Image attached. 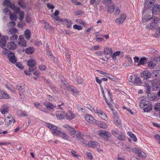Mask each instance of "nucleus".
I'll return each instance as SVG.
<instances>
[{
  "instance_id": "obj_4",
  "label": "nucleus",
  "mask_w": 160,
  "mask_h": 160,
  "mask_svg": "<svg viewBox=\"0 0 160 160\" xmlns=\"http://www.w3.org/2000/svg\"><path fill=\"white\" fill-rule=\"evenodd\" d=\"M80 142L82 143L83 145L92 148H95L97 147L98 146V143L95 141H90L88 142L87 144L86 143L87 141L84 140L83 138H82V139L80 140Z\"/></svg>"
},
{
  "instance_id": "obj_51",
  "label": "nucleus",
  "mask_w": 160,
  "mask_h": 160,
  "mask_svg": "<svg viewBox=\"0 0 160 160\" xmlns=\"http://www.w3.org/2000/svg\"><path fill=\"white\" fill-rule=\"evenodd\" d=\"M66 53H67L66 54V59L67 60L68 62V63H70V59L69 58H70V55L68 53V49L66 50Z\"/></svg>"
},
{
  "instance_id": "obj_26",
  "label": "nucleus",
  "mask_w": 160,
  "mask_h": 160,
  "mask_svg": "<svg viewBox=\"0 0 160 160\" xmlns=\"http://www.w3.org/2000/svg\"><path fill=\"white\" fill-rule=\"evenodd\" d=\"M44 105L49 110H53V108L54 106L51 103L48 102H45Z\"/></svg>"
},
{
  "instance_id": "obj_30",
  "label": "nucleus",
  "mask_w": 160,
  "mask_h": 160,
  "mask_svg": "<svg viewBox=\"0 0 160 160\" xmlns=\"http://www.w3.org/2000/svg\"><path fill=\"white\" fill-rule=\"evenodd\" d=\"M152 76L154 78H160V71L156 70L154 71L152 73Z\"/></svg>"
},
{
  "instance_id": "obj_39",
  "label": "nucleus",
  "mask_w": 160,
  "mask_h": 160,
  "mask_svg": "<svg viewBox=\"0 0 160 160\" xmlns=\"http://www.w3.org/2000/svg\"><path fill=\"white\" fill-rule=\"evenodd\" d=\"M25 52L28 54H31L34 52V49L32 47H30L26 49Z\"/></svg>"
},
{
  "instance_id": "obj_64",
  "label": "nucleus",
  "mask_w": 160,
  "mask_h": 160,
  "mask_svg": "<svg viewBox=\"0 0 160 160\" xmlns=\"http://www.w3.org/2000/svg\"><path fill=\"white\" fill-rule=\"evenodd\" d=\"M154 138L160 144V136L158 134H156L154 136Z\"/></svg>"
},
{
  "instance_id": "obj_10",
  "label": "nucleus",
  "mask_w": 160,
  "mask_h": 160,
  "mask_svg": "<svg viewBox=\"0 0 160 160\" xmlns=\"http://www.w3.org/2000/svg\"><path fill=\"white\" fill-rule=\"evenodd\" d=\"M132 150L133 152L138 153L139 157L143 159L146 157V154L144 152L140 150L139 149L134 148H132Z\"/></svg>"
},
{
  "instance_id": "obj_1",
  "label": "nucleus",
  "mask_w": 160,
  "mask_h": 160,
  "mask_svg": "<svg viewBox=\"0 0 160 160\" xmlns=\"http://www.w3.org/2000/svg\"><path fill=\"white\" fill-rule=\"evenodd\" d=\"M139 99L140 101V108L143 109L144 112H148L152 110V106L151 102L147 101L145 97H142Z\"/></svg>"
},
{
  "instance_id": "obj_2",
  "label": "nucleus",
  "mask_w": 160,
  "mask_h": 160,
  "mask_svg": "<svg viewBox=\"0 0 160 160\" xmlns=\"http://www.w3.org/2000/svg\"><path fill=\"white\" fill-rule=\"evenodd\" d=\"M160 20L159 18L155 16H152L150 19L151 23L150 25L146 26L145 28L147 29H154L159 26L158 23Z\"/></svg>"
},
{
  "instance_id": "obj_40",
  "label": "nucleus",
  "mask_w": 160,
  "mask_h": 160,
  "mask_svg": "<svg viewBox=\"0 0 160 160\" xmlns=\"http://www.w3.org/2000/svg\"><path fill=\"white\" fill-rule=\"evenodd\" d=\"M128 135L131 138H132L134 142H136L137 138L135 135L131 132H128Z\"/></svg>"
},
{
  "instance_id": "obj_28",
  "label": "nucleus",
  "mask_w": 160,
  "mask_h": 160,
  "mask_svg": "<svg viewBox=\"0 0 160 160\" xmlns=\"http://www.w3.org/2000/svg\"><path fill=\"white\" fill-rule=\"evenodd\" d=\"M24 36L26 39L29 40L31 37V32L29 29H26L24 32Z\"/></svg>"
},
{
  "instance_id": "obj_22",
  "label": "nucleus",
  "mask_w": 160,
  "mask_h": 160,
  "mask_svg": "<svg viewBox=\"0 0 160 160\" xmlns=\"http://www.w3.org/2000/svg\"><path fill=\"white\" fill-rule=\"evenodd\" d=\"M36 64V61L34 59H31L27 61V65L29 66V68L31 67L34 68V67L35 65Z\"/></svg>"
},
{
  "instance_id": "obj_8",
  "label": "nucleus",
  "mask_w": 160,
  "mask_h": 160,
  "mask_svg": "<svg viewBox=\"0 0 160 160\" xmlns=\"http://www.w3.org/2000/svg\"><path fill=\"white\" fill-rule=\"evenodd\" d=\"M84 118L90 124H95L97 122V121L94 118L89 114H85Z\"/></svg>"
},
{
  "instance_id": "obj_43",
  "label": "nucleus",
  "mask_w": 160,
  "mask_h": 160,
  "mask_svg": "<svg viewBox=\"0 0 160 160\" xmlns=\"http://www.w3.org/2000/svg\"><path fill=\"white\" fill-rule=\"evenodd\" d=\"M126 58L127 61L129 62V63H125L124 64V66L127 67L129 65V64H131L132 62V59L131 57L127 56L126 57Z\"/></svg>"
},
{
  "instance_id": "obj_36",
  "label": "nucleus",
  "mask_w": 160,
  "mask_h": 160,
  "mask_svg": "<svg viewBox=\"0 0 160 160\" xmlns=\"http://www.w3.org/2000/svg\"><path fill=\"white\" fill-rule=\"evenodd\" d=\"M121 52L119 51H117L115 53H114L113 54H112L111 57L112 58L114 61H115L116 60V57L118 56H119Z\"/></svg>"
},
{
  "instance_id": "obj_56",
  "label": "nucleus",
  "mask_w": 160,
  "mask_h": 160,
  "mask_svg": "<svg viewBox=\"0 0 160 160\" xmlns=\"http://www.w3.org/2000/svg\"><path fill=\"white\" fill-rule=\"evenodd\" d=\"M11 3L9 0H6L3 3V5H6L8 7H9L11 5Z\"/></svg>"
},
{
  "instance_id": "obj_27",
  "label": "nucleus",
  "mask_w": 160,
  "mask_h": 160,
  "mask_svg": "<svg viewBox=\"0 0 160 160\" xmlns=\"http://www.w3.org/2000/svg\"><path fill=\"white\" fill-rule=\"evenodd\" d=\"M5 122L8 126L12 123H14L15 122V121L12 118L7 117L5 118Z\"/></svg>"
},
{
  "instance_id": "obj_48",
  "label": "nucleus",
  "mask_w": 160,
  "mask_h": 160,
  "mask_svg": "<svg viewBox=\"0 0 160 160\" xmlns=\"http://www.w3.org/2000/svg\"><path fill=\"white\" fill-rule=\"evenodd\" d=\"M34 69L35 68H33L30 67L29 69V71H25L24 72V73L26 75L29 76L31 74L30 73V72L33 71Z\"/></svg>"
},
{
  "instance_id": "obj_33",
  "label": "nucleus",
  "mask_w": 160,
  "mask_h": 160,
  "mask_svg": "<svg viewBox=\"0 0 160 160\" xmlns=\"http://www.w3.org/2000/svg\"><path fill=\"white\" fill-rule=\"evenodd\" d=\"M18 116L22 117H26L27 116V112L24 111L18 110L17 112Z\"/></svg>"
},
{
  "instance_id": "obj_19",
  "label": "nucleus",
  "mask_w": 160,
  "mask_h": 160,
  "mask_svg": "<svg viewBox=\"0 0 160 160\" xmlns=\"http://www.w3.org/2000/svg\"><path fill=\"white\" fill-rule=\"evenodd\" d=\"M0 112L2 114H4L8 113V107L6 104L3 105L1 107Z\"/></svg>"
},
{
  "instance_id": "obj_15",
  "label": "nucleus",
  "mask_w": 160,
  "mask_h": 160,
  "mask_svg": "<svg viewBox=\"0 0 160 160\" xmlns=\"http://www.w3.org/2000/svg\"><path fill=\"white\" fill-rule=\"evenodd\" d=\"M154 3V0H146L144 4L145 8L146 9L150 8Z\"/></svg>"
},
{
  "instance_id": "obj_41",
  "label": "nucleus",
  "mask_w": 160,
  "mask_h": 160,
  "mask_svg": "<svg viewBox=\"0 0 160 160\" xmlns=\"http://www.w3.org/2000/svg\"><path fill=\"white\" fill-rule=\"evenodd\" d=\"M151 18L149 17L148 15L143 16L142 18V21L143 22H147L148 21H150Z\"/></svg>"
},
{
  "instance_id": "obj_52",
  "label": "nucleus",
  "mask_w": 160,
  "mask_h": 160,
  "mask_svg": "<svg viewBox=\"0 0 160 160\" xmlns=\"http://www.w3.org/2000/svg\"><path fill=\"white\" fill-rule=\"evenodd\" d=\"M101 0H91L90 2L91 4H93L94 3H95L96 5L98 4L100 2Z\"/></svg>"
},
{
  "instance_id": "obj_17",
  "label": "nucleus",
  "mask_w": 160,
  "mask_h": 160,
  "mask_svg": "<svg viewBox=\"0 0 160 160\" xmlns=\"http://www.w3.org/2000/svg\"><path fill=\"white\" fill-rule=\"evenodd\" d=\"M8 57L9 58V61L10 62L13 63H14L16 62L17 59L15 58L14 53L12 52L9 53L8 55Z\"/></svg>"
},
{
  "instance_id": "obj_9",
  "label": "nucleus",
  "mask_w": 160,
  "mask_h": 160,
  "mask_svg": "<svg viewBox=\"0 0 160 160\" xmlns=\"http://www.w3.org/2000/svg\"><path fill=\"white\" fill-rule=\"evenodd\" d=\"M96 113L98 116L103 120L105 121H107L108 119V118L106 114L102 111L98 109V110L96 111Z\"/></svg>"
},
{
  "instance_id": "obj_58",
  "label": "nucleus",
  "mask_w": 160,
  "mask_h": 160,
  "mask_svg": "<svg viewBox=\"0 0 160 160\" xmlns=\"http://www.w3.org/2000/svg\"><path fill=\"white\" fill-rule=\"evenodd\" d=\"M97 71L98 72H99V73L104 75L105 76L107 77H108V76L109 75L108 73L104 72L103 71L99 70H97Z\"/></svg>"
},
{
  "instance_id": "obj_47",
  "label": "nucleus",
  "mask_w": 160,
  "mask_h": 160,
  "mask_svg": "<svg viewBox=\"0 0 160 160\" xmlns=\"http://www.w3.org/2000/svg\"><path fill=\"white\" fill-rule=\"evenodd\" d=\"M111 110L113 115V119L119 118V116L117 112L116 111L113 110L112 108H111Z\"/></svg>"
},
{
  "instance_id": "obj_37",
  "label": "nucleus",
  "mask_w": 160,
  "mask_h": 160,
  "mask_svg": "<svg viewBox=\"0 0 160 160\" xmlns=\"http://www.w3.org/2000/svg\"><path fill=\"white\" fill-rule=\"evenodd\" d=\"M116 137L119 139L121 140H124L125 139L124 134L121 132H120L118 135H116Z\"/></svg>"
},
{
  "instance_id": "obj_62",
  "label": "nucleus",
  "mask_w": 160,
  "mask_h": 160,
  "mask_svg": "<svg viewBox=\"0 0 160 160\" xmlns=\"http://www.w3.org/2000/svg\"><path fill=\"white\" fill-rule=\"evenodd\" d=\"M154 108L156 111H158L160 110V103H158L156 104Z\"/></svg>"
},
{
  "instance_id": "obj_34",
  "label": "nucleus",
  "mask_w": 160,
  "mask_h": 160,
  "mask_svg": "<svg viewBox=\"0 0 160 160\" xmlns=\"http://www.w3.org/2000/svg\"><path fill=\"white\" fill-rule=\"evenodd\" d=\"M148 67L150 69H152L154 68L155 66L156 65L155 63V61H150L148 62Z\"/></svg>"
},
{
  "instance_id": "obj_12",
  "label": "nucleus",
  "mask_w": 160,
  "mask_h": 160,
  "mask_svg": "<svg viewBox=\"0 0 160 160\" xmlns=\"http://www.w3.org/2000/svg\"><path fill=\"white\" fill-rule=\"evenodd\" d=\"M65 112L64 111H57L56 113V116L58 119H63L65 118Z\"/></svg>"
},
{
  "instance_id": "obj_18",
  "label": "nucleus",
  "mask_w": 160,
  "mask_h": 160,
  "mask_svg": "<svg viewBox=\"0 0 160 160\" xmlns=\"http://www.w3.org/2000/svg\"><path fill=\"white\" fill-rule=\"evenodd\" d=\"M10 98L8 94L3 90L0 91V99H7Z\"/></svg>"
},
{
  "instance_id": "obj_46",
  "label": "nucleus",
  "mask_w": 160,
  "mask_h": 160,
  "mask_svg": "<svg viewBox=\"0 0 160 160\" xmlns=\"http://www.w3.org/2000/svg\"><path fill=\"white\" fill-rule=\"evenodd\" d=\"M102 2L105 5L109 6L111 4L112 1L111 0H102Z\"/></svg>"
},
{
  "instance_id": "obj_57",
  "label": "nucleus",
  "mask_w": 160,
  "mask_h": 160,
  "mask_svg": "<svg viewBox=\"0 0 160 160\" xmlns=\"http://www.w3.org/2000/svg\"><path fill=\"white\" fill-rule=\"evenodd\" d=\"M19 45L21 46H25L26 45V41H19Z\"/></svg>"
},
{
  "instance_id": "obj_29",
  "label": "nucleus",
  "mask_w": 160,
  "mask_h": 160,
  "mask_svg": "<svg viewBox=\"0 0 160 160\" xmlns=\"http://www.w3.org/2000/svg\"><path fill=\"white\" fill-rule=\"evenodd\" d=\"M44 27L46 30H49L51 32H54V28L49 23L47 22H45Z\"/></svg>"
},
{
  "instance_id": "obj_13",
  "label": "nucleus",
  "mask_w": 160,
  "mask_h": 160,
  "mask_svg": "<svg viewBox=\"0 0 160 160\" xmlns=\"http://www.w3.org/2000/svg\"><path fill=\"white\" fill-rule=\"evenodd\" d=\"M98 133L100 136L104 138H108L110 135V133L105 130L99 131Z\"/></svg>"
},
{
  "instance_id": "obj_38",
  "label": "nucleus",
  "mask_w": 160,
  "mask_h": 160,
  "mask_svg": "<svg viewBox=\"0 0 160 160\" xmlns=\"http://www.w3.org/2000/svg\"><path fill=\"white\" fill-rule=\"evenodd\" d=\"M34 105L38 108L41 110L44 111V109L42 107V104L38 102H35Z\"/></svg>"
},
{
  "instance_id": "obj_11",
  "label": "nucleus",
  "mask_w": 160,
  "mask_h": 160,
  "mask_svg": "<svg viewBox=\"0 0 160 160\" xmlns=\"http://www.w3.org/2000/svg\"><path fill=\"white\" fill-rule=\"evenodd\" d=\"M147 93V97L148 99L149 100H153L157 99L159 97H158V93L156 94L152 92H149Z\"/></svg>"
},
{
  "instance_id": "obj_23",
  "label": "nucleus",
  "mask_w": 160,
  "mask_h": 160,
  "mask_svg": "<svg viewBox=\"0 0 160 160\" xmlns=\"http://www.w3.org/2000/svg\"><path fill=\"white\" fill-rule=\"evenodd\" d=\"M112 52V49L108 47H105L104 48L103 53L105 55L109 54L111 55Z\"/></svg>"
},
{
  "instance_id": "obj_3",
  "label": "nucleus",
  "mask_w": 160,
  "mask_h": 160,
  "mask_svg": "<svg viewBox=\"0 0 160 160\" xmlns=\"http://www.w3.org/2000/svg\"><path fill=\"white\" fill-rule=\"evenodd\" d=\"M63 127L72 135H74L75 133H76V135L77 138H78V140H79V138H81V140L82 139V135L81 133L79 132H76V131L73 128L70 127L67 124H65L63 126Z\"/></svg>"
},
{
  "instance_id": "obj_60",
  "label": "nucleus",
  "mask_w": 160,
  "mask_h": 160,
  "mask_svg": "<svg viewBox=\"0 0 160 160\" xmlns=\"http://www.w3.org/2000/svg\"><path fill=\"white\" fill-rule=\"evenodd\" d=\"M100 49V47L98 45L93 46L91 48V50H99Z\"/></svg>"
},
{
  "instance_id": "obj_61",
  "label": "nucleus",
  "mask_w": 160,
  "mask_h": 160,
  "mask_svg": "<svg viewBox=\"0 0 160 160\" xmlns=\"http://www.w3.org/2000/svg\"><path fill=\"white\" fill-rule=\"evenodd\" d=\"M126 15L124 13H122L120 15V17L119 18L120 19L124 21L126 19Z\"/></svg>"
},
{
  "instance_id": "obj_14",
  "label": "nucleus",
  "mask_w": 160,
  "mask_h": 160,
  "mask_svg": "<svg viewBox=\"0 0 160 160\" xmlns=\"http://www.w3.org/2000/svg\"><path fill=\"white\" fill-rule=\"evenodd\" d=\"M76 116V114L71 111H68V112L65 113V118L68 120H70Z\"/></svg>"
},
{
  "instance_id": "obj_53",
  "label": "nucleus",
  "mask_w": 160,
  "mask_h": 160,
  "mask_svg": "<svg viewBox=\"0 0 160 160\" xmlns=\"http://www.w3.org/2000/svg\"><path fill=\"white\" fill-rule=\"evenodd\" d=\"M19 15L20 17L19 20L22 21L24 17V13L23 12H21L19 13Z\"/></svg>"
},
{
  "instance_id": "obj_20",
  "label": "nucleus",
  "mask_w": 160,
  "mask_h": 160,
  "mask_svg": "<svg viewBox=\"0 0 160 160\" xmlns=\"http://www.w3.org/2000/svg\"><path fill=\"white\" fill-rule=\"evenodd\" d=\"M142 83V80L139 77H137L133 80L132 85H139Z\"/></svg>"
},
{
  "instance_id": "obj_32",
  "label": "nucleus",
  "mask_w": 160,
  "mask_h": 160,
  "mask_svg": "<svg viewBox=\"0 0 160 160\" xmlns=\"http://www.w3.org/2000/svg\"><path fill=\"white\" fill-rule=\"evenodd\" d=\"M86 106L93 113H96V110L98 111L99 109L97 107L94 108L89 104H87Z\"/></svg>"
},
{
  "instance_id": "obj_25",
  "label": "nucleus",
  "mask_w": 160,
  "mask_h": 160,
  "mask_svg": "<svg viewBox=\"0 0 160 160\" xmlns=\"http://www.w3.org/2000/svg\"><path fill=\"white\" fill-rule=\"evenodd\" d=\"M113 123L117 127H120L122 126V123L119 117L113 119Z\"/></svg>"
},
{
  "instance_id": "obj_54",
  "label": "nucleus",
  "mask_w": 160,
  "mask_h": 160,
  "mask_svg": "<svg viewBox=\"0 0 160 160\" xmlns=\"http://www.w3.org/2000/svg\"><path fill=\"white\" fill-rule=\"evenodd\" d=\"M16 25V23L15 22L12 21L9 22L8 23V26L9 27H13Z\"/></svg>"
},
{
  "instance_id": "obj_7",
  "label": "nucleus",
  "mask_w": 160,
  "mask_h": 160,
  "mask_svg": "<svg viewBox=\"0 0 160 160\" xmlns=\"http://www.w3.org/2000/svg\"><path fill=\"white\" fill-rule=\"evenodd\" d=\"M152 87L153 91H156L160 88V81L157 79L152 80Z\"/></svg>"
},
{
  "instance_id": "obj_63",
  "label": "nucleus",
  "mask_w": 160,
  "mask_h": 160,
  "mask_svg": "<svg viewBox=\"0 0 160 160\" xmlns=\"http://www.w3.org/2000/svg\"><path fill=\"white\" fill-rule=\"evenodd\" d=\"M46 98L47 99L51 101H54L55 100L54 98L52 96L50 95H47Z\"/></svg>"
},
{
  "instance_id": "obj_42",
  "label": "nucleus",
  "mask_w": 160,
  "mask_h": 160,
  "mask_svg": "<svg viewBox=\"0 0 160 160\" xmlns=\"http://www.w3.org/2000/svg\"><path fill=\"white\" fill-rule=\"evenodd\" d=\"M59 137L62 138L64 139L65 140H68L69 139L68 136L65 133L62 132Z\"/></svg>"
},
{
  "instance_id": "obj_45",
  "label": "nucleus",
  "mask_w": 160,
  "mask_h": 160,
  "mask_svg": "<svg viewBox=\"0 0 160 160\" xmlns=\"http://www.w3.org/2000/svg\"><path fill=\"white\" fill-rule=\"evenodd\" d=\"M114 9V6L111 5L108 6V13H112Z\"/></svg>"
},
{
  "instance_id": "obj_24",
  "label": "nucleus",
  "mask_w": 160,
  "mask_h": 160,
  "mask_svg": "<svg viewBox=\"0 0 160 160\" xmlns=\"http://www.w3.org/2000/svg\"><path fill=\"white\" fill-rule=\"evenodd\" d=\"M142 77L144 78V79L147 80L151 77V73L149 71H146L143 72Z\"/></svg>"
},
{
  "instance_id": "obj_5",
  "label": "nucleus",
  "mask_w": 160,
  "mask_h": 160,
  "mask_svg": "<svg viewBox=\"0 0 160 160\" xmlns=\"http://www.w3.org/2000/svg\"><path fill=\"white\" fill-rule=\"evenodd\" d=\"M46 126L48 128L52 130H53L52 133L53 135L60 136V134L62 132L61 131L59 130H57V127L54 126L50 123H46Z\"/></svg>"
},
{
  "instance_id": "obj_6",
  "label": "nucleus",
  "mask_w": 160,
  "mask_h": 160,
  "mask_svg": "<svg viewBox=\"0 0 160 160\" xmlns=\"http://www.w3.org/2000/svg\"><path fill=\"white\" fill-rule=\"evenodd\" d=\"M17 89L19 91L20 97L23 101L25 100L24 96H22V95L25 92V85L24 84H21L16 87Z\"/></svg>"
},
{
  "instance_id": "obj_49",
  "label": "nucleus",
  "mask_w": 160,
  "mask_h": 160,
  "mask_svg": "<svg viewBox=\"0 0 160 160\" xmlns=\"http://www.w3.org/2000/svg\"><path fill=\"white\" fill-rule=\"evenodd\" d=\"M10 18L11 20H13L14 19L15 21L17 20V17L15 14H12L11 13H9Z\"/></svg>"
},
{
  "instance_id": "obj_55",
  "label": "nucleus",
  "mask_w": 160,
  "mask_h": 160,
  "mask_svg": "<svg viewBox=\"0 0 160 160\" xmlns=\"http://www.w3.org/2000/svg\"><path fill=\"white\" fill-rule=\"evenodd\" d=\"M115 22L118 25L122 24L123 22V21L120 19L119 18H117V19H116Z\"/></svg>"
},
{
  "instance_id": "obj_50",
  "label": "nucleus",
  "mask_w": 160,
  "mask_h": 160,
  "mask_svg": "<svg viewBox=\"0 0 160 160\" xmlns=\"http://www.w3.org/2000/svg\"><path fill=\"white\" fill-rule=\"evenodd\" d=\"M145 87L147 90L146 93H148L150 92L151 90V86L148 84L146 83L145 85Z\"/></svg>"
},
{
  "instance_id": "obj_31",
  "label": "nucleus",
  "mask_w": 160,
  "mask_h": 160,
  "mask_svg": "<svg viewBox=\"0 0 160 160\" xmlns=\"http://www.w3.org/2000/svg\"><path fill=\"white\" fill-rule=\"evenodd\" d=\"M8 48L11 49H14L16 47V45L13 42H11L8 45Z\"/></svg>"
},
{
  "instance_id": "obj_16",
  "label": "nucleus",
  "mask_w": 160,
  "mask_h": 160,
  "mask_svg": "<svg viewBox=\"0 0 160 160\" xmlns=\"http://www.w3.org/2000/svg\"><path fill=\"white\" fill-rule=\"evenodd\" d=\"M152 13L153 14L157 15L160 12V5H155L152 8Z\"/></svg>"
},
{
  "instance_id": "obj_21",
  "label": "nucleus",
  "mask_w": 160,
  "mask_h": 160,
  "mask_svg": "<svg viewBox=\"0 0 160 160\" xmlns=\"http://www.w3.org/2000/svg\"><path fill=\"white\" fill-rule=\"evenodd\" d=\"M96 124L100 128H108L107 124L102 121H97Z\"/></svg>"
},
{
  "instance_id": "obj_44",
  "label": "nucleus",
  "mask_w": 160,
  "mask_h": 160,
  "mask_svg": "<svg viewBox=\"0 0 160 160\" xmlns=\"http://www.w3.org/2000/svg\"><path fill=\"white\" fill-rule=\"evenodd\" d=\"M64 21L66 22V26L67 27L70 28L71 27L72 23L70 20L65 19Z\"/></svg>"
},
{
  "instance_id": "obj_35",
  "label": "nucleus",
  "mask_w": 160,
  "mask_h": 160,
  "mask_svg": "<svg viewBox=\"0 0 160 160\" xmlns=\"http://www.w3.org/2000/svg\"><path fill=\"white\" fill-rule=\"evenodd\" d=\"M146 58L144 57H142L140 59L139 62L137 63V65L139 66L141 65L144 64L146 62Z\"/></svg>"
},
{
  "instance_id": "obj_59",
  "label": "nucleus",
  "mask_w": 160,
  "mask_h": 160,
  "mask_svg": "<svg viewBox=\"0 0 160 160\" xmlns=\"http://www.w3.org/2000/svg\"><path fill=\"white\" fill-rule=\"evenodd\" d=\"M73 27L74 29L78 30H82V27L78 25L75 24L73 25Z\"/></svg>"
}]
</instances>
